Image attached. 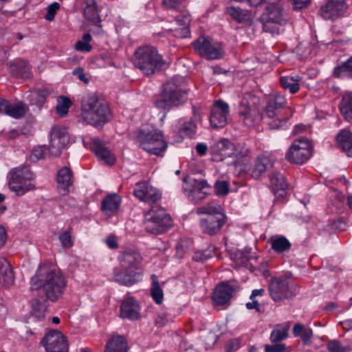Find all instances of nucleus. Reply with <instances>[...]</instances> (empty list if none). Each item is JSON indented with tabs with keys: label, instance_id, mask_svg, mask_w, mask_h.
<instances>
[{
	"label": "nucleus",
	"instance_id": "f257e3e1",
	"mask_svg": "<svg viewBox=\"0 0 352 352\" xmlns=\"http://www.w3.org/2000/svg\"><path fill=\"white\" fill-rule=\"evenodd\" d=\"M32 290L41 289L46 298L55 302L63 294L66 280L59 269L52 263L40 265L30 279Z\"/></svg>",
	"mask_w": 352,
	"mask_h": 352
},
{
	"label": "nucleus",
	"instance_id": "f03ea898",
	"mask_svg": "<svg viewBox=\"0 0 352 352\" xmlns=\"http://www.w3.org/2000/svg\"><path fill=\"white\" fill-rule=\"evenodd\" d=\"M142 257L133 249H126L119 255L120 268L113 270V280L120 285L131 286L142 280L143 270L141 267Z\"/></svg>",
	"mask_w": 352,
	"mask_h": 352
},
{
	"label": "nucleus",
	"instance_id": "7ed1b4c3",
	"mask_svg": "<svg viewBox=\"0 0 352 352\" xmlns=\"http://www.w3.org/2000/svg\"><path fill=\"white\" fill-rule=\"evenodd\" d=\"M81 117L87 124L102 126L110 121L111 113L104 98L96 92L88 93L81 100Z\"/></svg>",
	"mask_w": 352,
	"mask_h": 352
},
{
	"label": "nucleus",
	"instance_id": "20e7f679",
	"mask_svg": "<svg viewBox=\"0 0 352 352\" xmlns=\"http://www.w3.org/2000/svg\"><path fill=\"white\" fill-rule=\"evenodd\" d=\"M133 138L142 149L151 154L161 155L167 148L162 131L150 124H144L135 131Z\"/></svg>",
	"mask_w": 352,
	"mask_h": 352
},
{
	"label": "nucleus",
	"instance_id": "39448f33",
	"mask_svg": "<svg viewBox=\"0 0 352 352\" xmlns=\"http://www.w3.org/2000/svg\"><path fill=\"white\" fill-rule=\"evenodd\" d=\"M198 214H206L199 221L202 232L208 235L218 233L226 223V216L221 206L216 202H210L197 208Z\"/></svg>",
	"mask_w": 352,
	"mask_h": 352
},
{
	"label": "nucleus",
	"instance_id": "423d86ee",
	"mask_svg": "<svg viewBox=\"0 0 352 352\" xmlns=\"http://www.w3.org/2000/svg\"><path fill=\"white\" fill-rule=\"evenodd\" d=\"M133 63L145 76H150L160 71L165 65L162 55L151 46L138 48L133 56Z\"/></svg>",
	"mask_w": 352,
	"mask_h": 352
},
{
	"label": "nucleus",
	"instance_id": "0eeeda50",
	"mask_svg": "<svg viewBox=\"0 0 352 352\" xmlns=\"http://www.w3.org/2000/svg\"><path fill=\"white\" fill-rule=\"evenodd\" d=\"M286 103L285 96L278 93L270 96L265 105L263 116L272 119L268 124L271 129L283 128L287 121L291 118L292 113L290 109L285 108Z\"/></svg>",
	"mask_w": 352,
	"mask_h": 352
},
{
	"label": "nucleus",
	"instance_id": "6e6552de",
	"mask_svg": "<svg viewBox=\"0 0 352 352\" xmlns=\"http://www.w3.org/2000/svg\"><path fill=\"white\" fill-rule=\"evenodd\" d=\"M263 29L273 35L279 34L287 23V14L279 2H270L261 16Z\"/></svg>",
	"mask_w": 352,
	"mask_h": 352
},
{
	"label": "nucleus",
	"instance_id": "1a4fd4ad",
	"mask_svg": "<svg viewBox=\"0 0 352 352\" xmlns=\"http://www.w3.org/2000/svg\"><path fill=\"white\" fill-rule=\"evenodd\" d=\"M9 188L17 196H23L35 188L34 174L26 166L12 169L8 182Z\"/></svg>",
	"mask_w": 352,
	"mask_h": 352
},
{
	"label": "nucleus",
	"instance_id": "9d476101",
	"mask_svg": "<svg viewBox=\"0 0 352 352\" xmlns=\"http://www.w3.org/2000/svg\"><path fill=\"white\" fill-rule=\"evenodd\" d=\"M177 78H173L163 86L162 93L159 99L155 100V106L162 109L183 104L187 99V93L177 85Z\"/></svg>",
	"mask_w": 352,
	"mask_h": 352
},
{
	"label": "nucleus",
	"instance_id": "9b49d317",
	"mask_svg": "<svg viewBox=\"0 0 352 352\" xmlns=\"http://www.w3.org/2000/svg\"><path fill=\"white\" fill-rule=\"evenodd\" d=\"M144 225L147 232L158 234L172 226V220L164 209L155 206L145 213Z\"/></svg>",
	"mask_w": 352,
	"mask_h": 352
},
{
	"label": "nucleus",
	"instance_id": "f8f14e48",
	"mask_svg": "<svg viewBox=\"0 0 352 352\" xmlns=\"http://www.w3.org/2000/svg\"><path fill=\"white\" fill-rule=\"evenodd\" d=\"M269 293L275 302L289 299L296 295L294 285L289 283L288 279L282 276L272 277L269 282Z\"/></svg>",
	"mask_w": 352,
	"mask_h": 352
},
{
	"label": "nucleus",
	"instance_id": "ddd939ff",
	"mask_svg": "<svg viewBox=\"0 0 352 352\" xmlns=\"http://www.w3.org/2000/svg\"><path fill=\"white\" fill-rule=\"evenodd\" d=\"M195 51L203 58L208 60L221 58L223 52L221 45L208 38L199 37L194 43Z\"/></svg>",
	"mask_w": 352,
	"mask_h": 352
},
{
	"label": "nucleus",
	"instance_id": "4468645a",
	"mask_svg": "<svg viewBox=\"0 0 352 352\" xmlns=\"http://www.w3.org/2000/svg\"><path fill=\"white\" fill-rule=\"evenodd\" d=\"M69 143V138L66 129L60 126L52 127L50 131L49 154L52 157L60 155L62 150Z\"/></svg>",
	"mask_w": 352,
	"mask_h": 352
},
{
	"label": "nucleus",
	"instance_id": "2eb2a0df",
	"mask_svg": "<svg viewBox=\"0 0 352 352\" xmlns=\"http://www.w3.org/2000/svg\"><path fill=\"white\" fill-rule=\"evenodd\" d=\"M41 344L47 352H67L68 350L66 338L58 330L47 333L41 340Z\"/></svg>",
	"mask_w": 352,
	"mask_h": 352
},
{
	"label": "nucleus",
	"instance_id": "dca6fc26",
	"mask_svg": "<svg viewBox=\"0 0 352 352\" xmlns=\"http://www.w3.org/2000/svg\"><path fill=\"white\" fill-rule=\"evenodd\" d=\"M348 9L345 0H327L319 10L320 15L325 20H336L342 16Z\"/></svg>",
	"mask_w": 352,
	"mask_h": 352
},
{
	"label": "nucleus",
	"instance_id": "f3484780",
	"mask_svg": "<svg viewBox=\"0 0 352 352\" xmlns=\"http://www.w3.org/2000/svg\"><path fill=\"white\" fill-rule=\"evenodd\" d=\"M229 113L230 107L228 103L220 100L215 101L210 117L211 126L217 129L226 126Z\"/></svg>",
	"mask_w": 352,
	"mask_h": 352
},
{
	"label": "nucleus",
	"instance_id": "a211bd4d",
	"mask_svg": "<svg viewBox=\"0 0 352 352\" xmlns=\"http://www.w3.org/2000/svg\"><path fill=\"white\" fill-rule=\"evenodd\" d=\"M210 186L205 179H194L190 189L183 188L189 200L195 204L204 200L210 194Z\"/></svg>",
	"mask_w": 352,
	"mask_h": 352
},
{
	"label": "nucleus",
	"instance_id": "6ab92c4d",
	"mask_svg": "<svg viewBox=\"0 0 352 352\" xmlns=\"http://www.w3.org/2000/svg\"><path fill=\"white\" fill-rule=\"evenodd\" d=\"M212 159L220 162L228 157H236L234 145L226 139L214 143L210 148Z\"/></svg>",
	"mask_w": 352,
	"mask_h": 352
},
{
	"label": "nucleus",
	"instance_id": "aec40b11",
	"mask_svg": "<svg viewBox=\"0 0 352 352\" xmlns=\"http://www.w3.org/2000/svg\"><path fill=\"white\" fill-rule=\"evenodd\" d=\"M133 194L140 200L149 204L156 203L161 198V194L158 190L149 185L147 182L136 184Z\"/></svg>",
	"mask_w": 352,
	"mask_h": 352
},
{
	"label": "nucleus",
	"instance_id": "412c9836",
	"mask_svg": "<svg viewBox=\"0 0 352 352\" xmlns=\"http://www.w3.org/2000/svg\"><path fill=\"white\" fill-rule=\"evenodd\" d=\"M190 16L187 12H182V14L175 17L173 22L164 24V28L168 31L176 32V35L180 37H188L190 32L188 28Z\"/></svg>",
	"mask_w": 352,
	"mask_h": 352
},
{
	"label": "nucleus",
	"instance_id": "4be33fe9",
	"mask_svg": "<svg viewBox=\"0 0 352 352\" xmlns=\"http://www.w3.org/2000/svg\"><path fill=\"white\" fill-rule=\"evenodd\" d=\"M239 114L240 122L247 127L254 126L260 119L258 109L245 101L241 102Z\"/></svg>",
	"mask_w": 352,
	"mask_h": 352
},
{
	"label": "nucleus",
	"instance_id": "5701e85b",
	"mask_svg": "<svg viewBox=\"0 0 352 352\" xmlns=\"http://www.w3.org/2000/svg\"><path fill=\"white\" fill-rule=\"evenodd\" d=\"M120 317L130 320H138L140 318V307L138 302L133 298L124 300L120 308Z\"/></svg>",
	"mask_w": 352,
	"mask_h": 352
},
{
	"label": "nucleus",
	"instance_id": "b1692460",
	"mask_svg": "<svg viewBox=\"0 0 352 352\" xmlns=\"http://www.w3.org/2000/svg\"><path fill=\"white\" fill-rule=\"evenodd\" d=\"M91 148L96 155L106 164H113L115 157L106 147L104 143L98 138H94L91 140Z\"/></svg>",
	"mask_w": 352,
	"mask_h": 352
},
{
	"label": "nucleus",
	"instance_id": "393cba45",
	"mask_svg": "<svg viewBox=\"0 0 352 352\" xmlns=\"http://www.w3.org/2000/svg\"><path fill=\"white\" fill-rule=\"evenodd\" d=\"M56 180L59 192L63 195H67L73 184L72 171L70 168H61L56 174Z\"/></svg>",
	"mask_w": 352,
	"mask_h": 352
},
{
	"label": "nucleus",
	"instance_id": "a878e982",
	"mask_svg": "<svg viewBox=\"0 0 352 352\" xmlns=\"http://www.w3.org/2000/svg\"><path fill=\"white\" fill-rule=\"evenodd\" d=\"M228 14L236 22L250 25L254 15L251 11L243 9L239 6H230L227 9Z\"/></svg>",
	"mask_w": 352,
	"mask_h": 352
},
{
	"label": "nucleus",
	"instance_id": "bb28decb",
	"mask_svg": "<svg viewBox=\"0 0 352 352\" xmlns=\"http://www.w3.org/2000/svg\"><path fill=\"white\" fill-rule=\"evenodd\" d=\"M233 292L234 289L230 285L221 283L216 287L213 292V301L218 305H225L229 302Z\"/></svg>",
	"mask_w": 352,
	"mask_h": 352
},
{
	"label": "nucleus",
	"instance_id": "cd10ccee",
	"mask_svg": "<svg viewBox=\"0 0 352 352\" xmlns=\"http://www.w3.org/2000/svg\"><path fill=\"white\" fill-rule=\"evenodd\" d=\"M311 155V151L300 150L297 146H294V144H292L289 151L286 153V159L292 163L303 164L310 158Z\"/></svg>",
	"mask_w": 352,
	"mask_h": 352
},
{
	"label": "nucleus",
	"instance_id": "c85d7f7f",
	"mask_svg": "<svg viewBox=\"0 0 352 352\" xmlns=\"http://www.w3.org/2000/svg\"><path fill=\"white\" fill-rule=\"evenodd\" d=\"M9 69L10 74L17 78H30L32 77L30 66L26 60H20L12 63Z\"/></svg>",
	"mask_w": 352,
	"mask_h": 352
},
{
	"label": "nucleus",
	"instance_id": "c756f323",
	"mask_svg": "<svg viewBox=\"0 0 352 352\" xmlns=\"http://www.w3.org/2000/svg\"><path fill=\"white\" fill-rule=\"evenodd\" d=\"M120 197L116 193L107 196L102 201L101 210L107 215L111 216L118 210L120 204Z\"/></svg>",
	"mask_w": 352,
	"mask_h": 352
},
{
	"label": "nucleus",
	"instance_id": "7c9ffc66",
	"mask_svg": "<svg viewBox=\"0 0 352 352\" xmlns=\"http://www.w3.org/2000/svg\"><path fill=\"white\" fill-rule=\"evenodd\" d=\"M128 349V342L126 338L121 336H113L105 346V352H127Z\"/></svg>",
	"mask_w": 352,
	"mask_h": 352
},
{
	"label": "nucleus",
	"instance_id": "2f4dec72",
	"mask_svg": "<svg viewBox=\"0 0 352 352\" xmlns=\"http://www.w3.org/2000/svg\"><path fill=\"white\" fill-rule=\"evenodd\" d=\"M14 280L12 269L5 258H0V284L9 286Z\"/></svg>",
	"mask_w": 352,
	"mask_h": 352
},
{
	"label": "nucleus",
	"instance_id": "473e14b6",
	"mask_svg": "<svg viewBox=\"0 0 352 352\" xmlns=\"http://www.w3.org/2000/svg\"><path fill=\"white\" fill-rule=\"evenodd\" d=\"M270 183L274 194L280 197L285 195L287 184L281 173H273L270 177Z\"/></svg>",
	"mask_w": 352,
	"mask_h": 352
},
{
	"label": "nucleus",
	"instance_id": "72a5a7b5",
	"mask_svg": "<svg viewBox=\"0 0 352 352\" xmlns=\"http://www.w3.org/2000/svg\"><path fill=\"white\" fill-rule=\"evenodd\" d=\"M301 80L302 77L297 75L287 76L280 77L279 82L282 88L288 90L289 93L294 94L299 91V82Z\"/></svg>",
	"mask_w": 352,
	"mask_h": 352
},
{
	"label": "nucleus",
	"instance_id": "f704fd0d",
	"mask_svg": "<svg viewBox=\"0 0 352 352\" xmlns=\"http://www.w3.org/2000/svg\"><path fill=\"white\" fill-rule=\"evenodd\" d=\"M336 139L341 149L348 156L352 157V133L346 130H342L337 135Z\"/></svg>",
	"mask_w": 352,
	"mask_h": 352
},
{
	"label": "nucleus",
	"instance_id": "c9c22d12",
	"mask_svg": "<svg viewBox=\"0 0 352 352\" xmlns=\"http://www.w3.org/2000/svg\"><path fill=\"white\" fill-rule=\"evenodd\" d=\"M272 167L273 162L269 157L265 155L260 156L256 161L252 175L256 179L258 178L263 173Z\"/></svg>",
	"mask_w": 352,
	"mask_h": 352
},
{
	"label": "nucleus",
	"instance_id": "e433bc0d",
	"mask_svg": "<svg viewBox=\"0 0 352 352\" xmlns=\"http://www.w3.org/2000/svg\"><path fill=\"white\" fill-rule=\"evenodd\" d=\"M84 16L85 19L94 23H98L99 19V8L95 0H85Z\"/></svg>",
	"mask_w": 352,
	"mask_h": 352
},
{
	"label": "nucleus",
	"instance_id": "4c0bfd02",
	"mask_svg": "<svg viewBox=\"0 0 352 352\" xmlns=\"http://www.w3.org/2000/svg\"><path fill=\"white\" fill-rule=\"evenodd\" d=\"M289 327V323L276 325L270 334L271 342L276 343L285 340L288 336Z\"/></svg>",
	"mask_w": 352,
	"mask_h": 352
},
{
	"label": "nucleus",
	"instance_id": "58836bf2",
	"mask_svg": "<svg viewBox=\"0 0 352 352\" xmlns=\"http://www.w3.org/2000/svg\"><path fill=\"white\" fill-rule=\"evenodd\" d=\"M340 110L348 122H352V93L343 96L340 104Z\"/></svg>",
	"mask_w": 352,
	"mask_h": 352
},
{
	"label": "nucleus",
	"instance_id": "ea45409f",
	"mask_svg": "<svg viewBox=\"0 0 352 352\" xmlns=\"http://www.w3.org/2000/svg\"><path fill=\"white\" fill-rule=\"evenodd\" d=\"M333 76L336 78H349L352 79V56L333 69Z\"/></svg>",
	"mask_w": 352,
	"mask_h": 352
},
{
	"label": "nucleus",
	"instance_id": "a19ab883",
	"mask_svg": "<svg viewBox=\"0 0 352 352\" xmlns=\"http://www.w3.org/2000/svg\"><path fill=\"white\" fill-rule=\"evenodd\" d=\"M293 333L296 337H300L305 344L310 341L313 336L312 329L311 328H305L301 324H296L294 326Z\"/></svg>",
	"mask_w": 352,
	"mask_h": 352
},
{
	"label": "nucleus",
	"instance_id": "79ce46f5",
	"mask_svg": "<svg viewBox=\"0 0 352 352\" xmlns=\"http://www.w3.org/2000/svg\"><path fill=\"white\" fill-rule=\"evenodd\" d=\"M291 248L290 242L283 236L272 238V248L276 252H283Z\"/></svg>",
	"mask_w": 352,
	"mask_h": 352
},
{
	"label": "nucleus",
	"instance_id": "37998d69",
	"mask_svg": "<svg viewBox=\"0 0 352 352\" xmlns=\"http://www.w3.org/2000/svg\"><path fill=\"white\" fill-rule=\"evenodd\" d=\"M27 110L28 107L22 102H17L14 104L10 103L7 115L14 118L19 119L24 117Z\"/></svg>",
	"mask_w": 352,
	"mask_h": 352
},
{
	"label": "nucleus",
	"instance_id": "c03bdc74",
	"mask_svg": "<svg viewBox=\"0 0 352 352\" xmlns=\"http://www.w3.org/2000/svg\"><path fill=\"white\" fill-rule=\"evenodd\" d=\"M151 279L153 281L152 287L151 288V294L156 303L160 304L163 299V291L161 289L157 276L155 274L151 275Z\"/></svg>",
	"mask_w": 352,
	"mask_h": 352
},
{
	"label": "nucleus",
	"instance_id": "a18cd8bd",
	"mask_svg": "<svg viewBox=\"0 0 352 352\" xmlns=\"http://www.w3.org/2000/svg\"><path fill=\"white\" fill-rule=\"evenodd\" d=\"M46 312V306L44 302H41L39 300L34 299L32 302V316L42 320L45 318Z\"/></svg>",
	"mask_w": 352,
	"mask_h": 352
},
{
	"label": "nucleus",
	"instance_id": "49530a36",
	"mask_svg": "<svg viewBox=\"0 0 352 352\" xmlns=\"http://www.w3.org/2000/svg\"><path fill=\"white\" fill-rule=\"evenodd\" d=\"M179 131L186 135V136H192L195 134L196 131V124L192 120V119L188 121H184L183 120H180L179 121Z\"/></svg>",
	"mask_w": 352,
	"mask_h": 352
},
{
	"label": "nucleus",
	"instance_id": "de8ad7c7",
	"mask_svg": "<svg viewBox=\"0 0 352 352\" xmlns=\"http://www.w3.org/2000/svg\"><path fill=\"white\" fill-rule=\"evenodd\" d=\"M71 104L72 102L68 98H60L58 100V103L56 107L57 113L61 116H65L67 113L68 109Z\"/></svg>",
	"mask_w": 352,
	"mask_h": 352
},
{
	"label": "nucleus",
	"instance_id": "09e8293b",
	"mask_svg": "<svg viewBox=\"0 0 352 352\" xmlns=\"http://www.w3.org/2000/svg\"><path fill=\"white\" fill-rule=\"evenodd\" d=\"M327 349L329 352H349L350 348L343 346L339 340H333L327 343Z\"/></svg>",
	"mask_w": 352,
	"mask_h": 352
},
{
	"label": "nucleus",
	"instance_id": "8fccbe9b",
	"mask_svg": "<svg viewBox=\"0 0 352 352\" xmlns=\"http://www.w3.org/2000/svg\"><path fill=\"white\" fill-rule=\"evenodd\" d=\"M45 156V146H38L32 149L30 155V160L36 162L39 160L43 159Z\"/></svg>",
	"mask_w": 352,
	"mask_h": 352
},
{
	"label": "nucleus",
	"instance_id": "3c124183",
	"mask_svg": "<svg viewBox=\"0 0 352 352\" xmlns=\"http://www.w3.org/2000/svg\"><path fill=\"white\" fill-rule=\"evenodd\" d=\"M216 193L218 196H226L229 192L228 184L226 181H217L214 184Z\"/></svg>",
	"mask_w": 352,
	"mask_h": 352
},
{
	"label": "nucleus",
	"instance_id": "603ef678",
	"mask_svg": "<svg viewBox=\"0 0 352 352\" xmlns=\"http://www.w3.org/2000/svg\"><path fill=\"white\" fill-rule=\"evenodd\" d=\"M46 96L47 94L44 91L37 92L32 96V98L31 99V102L33 104L41 107L45 102Z\"/></svg>",
	"mask_w": 352,
	"mask_h": 352
},
{
	"label": "nucleus",
	"instance_id": "864d4df0",
	"mask_svg": "<svg viewBox=\"0 0 352 352\" xmlns=\"http://www.w3.org/2000/svg\"><path fill=\"white\" fill-rule=\"evenodd\" d=\"M164 6L168 9L177 10L182 11L183 6V0H163Z\"/></svg>",
	"mask_w": 352,
	"mask_h": 352
},
{
	"label": "nucleus",
	"instance_id": "5fc2aeb1",
	"mask_svg": "<svg viewBox=\"0 0 352 352\" xmlns=\"http://www.w3.org/2000/svg\"><path fill=\"white\" fill-rule=\"evenodd\" d=\"M59 240L64 248H69L73 245L72 236L69 231L63 232L59 236Z\"/></svg>",
	"mask_w": 352,
	"mask_h": 352
},
{
	"label": "nucleus",
	"instance_id": "6e6d98bb",
	"mask_svg": "<svg viewBox=\"0 0 352 352\" xmlns=\"http://www.w3.org/2000/svg\"><path fill=\"white\" fill-rule=\"evenodd\" d=\"M292 144H294V146H297V148H300V150L305 149L311 151V144L307 138H300L296 140Z\"/></svg>",
	"mask_w": 352,
	"mask_h": 352
},
{
	"label": "nucleus",
	"instance_id": "4d7b16f0",
	"mask_svg": "<svg viewBox=\"0 0 352 352\" xmlns=\"http://www.w3.org/2000/svg\"><path fill=\"white\" fill-rule=\"evenodd\" d=\"M60 8V4L57 2L51 3L47 8V12L45 15V19L47 21H51L54 19V15L57 10Z\"/></svg>",
	"mask_w": 352,
	"mask_h": 352
},
{
	"label": "nucleus",
	"instance_id": "13d9d810",
	"mask_svg": "<svg viewBox=\"0 0 352 352\" xmlns=\"http://www.w3.org/2000/svg\"><path fill=\"white\" fill-rule=\"evenodd\" d=\"M214 250V248L210 250H207L204 252H198L195 254L193 258L198 261H204L212 256V252Z\"/></svg>",
	"mask_w": 352,
	"mask_h": 352
},
{
	"label": "nucleus",
	"instance_id": "bf43d9fd",
	"mask_svg": "<svg viewBox=\"0 0 352 352\" xmlns=\"http://www.w3.org/2000/svg\"><path fill=\"white\" fill-rule=\"evenodd\" d=\"M286 346L284 344H267L265 347V352H285Z\"/></svg>",
	"mask_w": 352,
	"mask_h": 352
},
{
	"label": "nucleus",
	"instance_id": "052dcab7",
	"mask_svg": "<svg viewBox=\"0 0 352 352\" xmlns=\"http://www.w3.org/2000/svg\"><path fill=\"white\" fill-rule=\"evenodd\" d=\"M72 73L74 76H76L80 80L85 84L89 82V79L86 77L84 73V69L82 67H77L74 69Z\"/></svg>",
	"mask_w": 352,
	"mask_h": 352
},
{
	"label": "nucleus",
	"instance_id": "680f3d73",
	"mask_svg": "<svg viewBox=\"0 0 352 352\" xmlns=\"http://www.w3.org/2000/svg\"><path fill=\"white\" fill-rule=\"evenodd\" d=\"M168 320L166 318V314L164 312H160L157 314V318H155V324L159 327H162L164 326Z\"/></svg>",
	"mask_w": 352,
	"mask_h": 352
},
{
	"label": "nucleus",
	"instance_id": "e2e57ef3",
	"mask_svg": "<svg viewBox=\"0 0 352 352\" xmlns=\"http://www.w3.org/2000/svg\"><path fill=\"white\" fill-rule=\"evenodd\" d=\"M76 49L79 52H89L91 50V46L89 43L80 40L76 43Z\"/></svg>",
	"mask_w": 352,
	"mask_h": 352
},
{
	"label": "nucleus",
	"instance_id": "0e129e2a",
	"mask_svg": "<svg viewBox=\"0 0 352 352\" xmlns=\"http://www.w3.org/2000/svg\"><path fill=\"white\" fill-rule=\"evenodd\" d=\"M239 341L237 339L230 340L228 342L226 349L228 352H234L239 348Z\"/></svg>",
	"mask_w": 352,
	"mask_h": 352
},
{
	"label": "nucleus",
	"instance_id": "69168bd1",
	"mask_svg": "<svg viewBox=\"0 0 352 352\" xmlns=\"http://www.w3.org/2000/svg\"><path fill=\"white\" fill-rule=\"evenodd\" d=\"M311 0H292L293 7L294 10H300L305 8Z\"/></svg>",
	"mask_w": 352,
	"mask_h": 352
},
{
	"label": "nucleus",
	"instance_id": "338daca9",
	"mask_svg": "<svg viewBox=\"0 0 352 352\" xmlns=\"http://www.w3.org/2000/svg\"><path fill=\"white\" fill-rule=\"evenodd\" d=\"M195 149L199 155L204 156L206 154V151L208 150V146L204 143H198L196 145Z\"/></svg>",
	"mask_w": 352,
	"mask_h": 352
},
{
	"label": "nucleus",
	"instance_id": "774afa93",
	"mask_svg": "<svg viewBox=\"0 0 352 352\" xmlns=\"http://www.w3.org/2000/svg\"><path fill=\"white\" fill-rule=\"evenodd\" d=\"M10 102L6 100L0 99V113L7 114Z\"/></svg>",
	"mask_w": 352,
	"mask_h": 352
}]
</instances>
